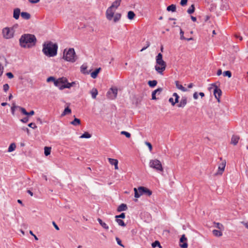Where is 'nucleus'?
Returning a JSON list of instances; mask_svg holds the SVG:
<instances>
[{
  "label": "nucleus",
  "instance_id": "obj_28",
  "mask_svg": "<svg viewBox=\"0 0 248 248\" xmlns=\"http://www.w3.org/2000/svg\"><path fill=\"white\" fill-rule=\"evenodd\" d=\"M71 124L75 126L79 125L80 124V120L78 118H75L74 120L71 122Z\"/></svg>",
  "mask_w": 248,
  "mask_h": 248
},
{
  "label": "nucleus",
  "instance_id": "obj_9",
  "mask_svg": "<svg viewBox=\"0 0 248 248\" xmlns=\"http://www.w3.org/2000/svg\"><path fill=\"white\" fill-rule=\"evenodd\" d=\"M2 34L4 38L11 39L14 37V30L13 28H5L2 30Z\"/></svg>",
  "mask_w": 248,
  "mask_h": 248
},
{
  "label": "nucleus",
  "instance_id": "obj_8",
  "mask_svg": "<svg viewBox=\"0 0 248 248\" xmlns=\"http://www.w3.org/2000/svg\"><path fill=\"white\" fill-rule=\"evenodd\" d=\"M149 166L155 169L158 172L163 171V168L161 162L158 159H152L149 162Z\"/></svg>",
  "mask_w": 248,
  "mask_h": 248
},
{
  "label": "nucleus",
  "instance_id": "obj_45",
  "mask_svg": "<svg viewBox=\"0 0 248 248\" xmlns=\"http://www.w3.org/2000/svg\"><path fill=\"white\" fill-rule=\"evenodd\" d=\"M180 39L181 40H185V39H186V38L184 36V32L181 29L180 30Z\"/></svg>",
  "mask_w": 248,
  "mask_h": 248
},
{
  "label": "nucleus",
  "instance_id": "obj_34",
  "mask_svg": "<svg viewBox=\"0 0 248 248\" xmlns=\"http://www.w3.org/2000/svg\"><path fill=\"white\" fill-rule=\"evenodd\" d=\"M16 145L15 143H11L8 147V152H11L15 150Z\"/></svg>",
  "mask_w": 248,
  "mask_h": 248
},
{
  "label": "nucleus",
  "instance_id": "obj_43",
  "mask_svg": "<svg viewBox=\"0 0 248 248\" xmlns=\"http://www.w3.org/2000/svg\"><path fill=\"white\" fill-rule=\"evenodd\" d=\"M223 76L224 77H228V78H231L232 76V73L230 71H224L223 73Z\"/></svg>",
  "mask_w": 248,
  "mask_h": 248
},
{
  "label": "nucleus",
  "instance_id": "obj_23",
  "mask_svg": "<svg viewBox=\"0 0 248 248\" xmlns=\"http://www.w3.org/2000/svg\"><path fill=\"white\" fill-rule=\"evenodd\" d=\"M100 70H101V68H98L96 69L91 74V77L93 78H95L97 77Z\"/></svg>",
  "mask_w": 248,
  "mask_h": 248
},
{
  "label": "nucleus",
  "instance_id": "obj_37",
  "mask_svg": "<svg viewBox=\"0 0 248 248\" xmlns=\"http://www.w3.org/2000/svg\"><path fill=\"white\" fill-rule=\"evenodd\" d=\"M152 246L153 248H155L156 247H158L159 248H162L161 246L160 245V244L159 241H155L154 243L152 244Z\"/></svg>",
  "mask_w": 248,
  "mask_h": 248
},
{
  "label": "nucleus",
  "instance_id": "obj_32",
  "mask_svg": "<svg viewBox=\"0 0 248 248\" xmlns=\"http://www.w3.org/2000/svg\"><path fill=\"white\" fill-rule=\"evenodd\" d=\"M167 10L168 11H172V12H175L176 10V6L174 4H171L169 6L167 7Z\"/></svg>",
  "mask_w": 248,
  "mask_h": 248
},
{
  "label": "nucleus",
  "instance_id": "obj_55",
  "mask_svg": "<svg viewBox=\"0 0 248 248\" xmlns=\"http://www.w3.org/2000/svg\"><path fill=\"white\" fill-rule=\"evenodd\" d=\"M29 120V119L27 117H26V118H24L23 119H22L20 121L22 122V123H26L28 122Z\"/></svg>",
  "mask_w": 248,
  "mask_h": 248
},
{
  "label": "nucleus",
  "instance_id": "obj_60",
  "mask_svg": "<svg viewBox=\"0 0 248 248\" xmlns=\"http://www.w3.org/2000/svg\"><path fill=\"white\" fill-rule=\"evenodd\" d=\"M217 76H220L222 74V70L221 69H218L217 71Z\"/></svg>",
  "mask_w": 248,
  "mask_h": 248
},
{
  "label": "nucleus",
  "instance_id": "obj_39",
  "mask_svg": "<svg viewBox=\"0 0 248 248\" xmlns=\"http://www.w3.org/2000/svg\"><path fill=\"white\" fill-rule=\"evenodd\" d=\"M195 11V7L193 4L191 5V6L189 8V9L187 10V13L189 14H191L193 13H194Z\"/></svg>",
  "mask_w": 248,
  "mask_h": 248
},
{
  "label": "nucleus",
  "instance_id": "obj_10",
  "mask_svg": "<svg viewBox=\"0 0 248 248\" xmlns=\"http://www.w3.org/2000/svg\"><path fill=\"white\" fill-rule=\"evenodd\" d=\"M222 162L219 164L218 167V170L217 174L221 175L224 171L226 165V161L225 160H222V158H220Z\"/></svg>",
  "mask_w": 248,
  "mask_h": 248
},
{
  "label": "nucleus",
  "instance_id": "obj_38",
  "mask_svg": "<svg viewBox=\"0 0 248 248\" xmlns=\"http://www.w3.org/2000/svg\"><path fill=\"white\" fill-rule=\"evenodd\" d=\"M116 222L118 223V224L121 226L124 227L125 226V224L124 222V221L122 219L116 218Z\"/></svg>",
  "mask_w": 248,
  "mask_h": 248
},
{
  "label": "nucleus",
  "instance_id": "obj_25",
  "mask_svg": "<svg viewBox=\"0 0 248 248\" xmlns=\"http://www.w3.org/2000/svg\"><path fill=\"white\" fill-rule=\"evenodd\" d=\"M127 209V206L125 204L122 203L121 204L117 209V211L118 212H121L123 211H125Z\"/></svg>",
  "mask_w": 248,
  "mask_h": 248
},
{
  "label": "nucleus",
  "instance_id": "obj_36",
  "mask_svg": "<svg viewBox=\"0 0 248 248\" xmlns=\"http://www.w3.org/2000/svg\"><path fill=\"white\" fill-rule=\"evenodd\" d=\"M148 84L150 87H154L156 85L157 81L155 80H150L148 81Z\"/></svg>",
  "mask_w": 248,
  "mask_h": 248
},
{
  "label": "nucleus",
  "instance_id": "obj_54",
  "mask_svg": "<svg viewBox=\"0 0 248 248\" xmlns=\"http://www.w3.org/2000/svg\"><path fill=\"white\" fill-rule=\"evenodd\" d=\"M9 88V86L7 84H5L3 85V90L6 92Z\"/></svg>",
  "mask_w": 248,
  "mask_h": 248
},
{
  "label": "nucleus",
  "instance_id": "obj_40",
  "mask_svg": "<svg viewBox=\"0 0 248 248\" xmlns=\"http://www.w3.org/2000/svg\"><path fill=\"white\" fill-rule=\"evenodd\" d=\"M87 68V66L82 65L80 67V71L82 73L88 74V73L86 71Z\"/></svg>",
  "mask_w": 248,
  "mask_h": 248
},
{
  "label": "nucleus",
  "instance_id": "obj_15",
  "mask_svg": "<svg viewBox=\"0 0 248 248\" xmlns=\"http://www.w3.org/2000/svg\"><path fill=\"white\" fill-rule=\"evenodd\" d=\"M222 92L220 89L217 88V87L214 89V94L215 97L217 99L218 101L219 102V98L221 95Z\"/></svg>",
  "mask_w": 248,
  "mask_h": 248
},
{
  "label": "nucleus",
  "instance_id": "obj_63",
  "mask_svg": "<svg viewBox=\"0 0 248 248\" xmlns=\"http://www.w3.org/2000/svg\"><path fill=\"white\" fill-rule=\"evenodd\" d=\"M242 224H243L244 225V226L248 229V222H241Z\"/></svg>",
  "mask_w": 248,
  "mask_h": 248
},
{
  "label": "nucleus",
  "instance_id": "obj_7",
  "mask_svg": "<svg viewBox=\"0 0 248 248\" xmlns=\"http://www.w3.org/2000/svg\"><path fill=\"white\" fill-rule=\"evenodd\" d=\"M135 192V197L138 198L141 195L143 194H145L148 196H150L152 195V192L148 188L143 187V186H140L138 189L136 188H134V189Z\"/></svg>",
  "mask_w": 248,
  "mask_h": 248
},
{
  "label": "nucleus",
  "instance_id": "obj_31",
  "mask_svg": "<svg viewBox=\"0 0 248 248\" xmlns=\"http://www.w3.org/2000/svg\"><path fill=\"white\" fill-rule=\"evenodd\" d=\"M71 112V110L70 108H69L68 107H67V108H66L63 112L62 113V116H63L65 115H67V114H70Z\"/></svg>",
  "mask_w": 248,
  "mask_h": 248
},
{
  "label": "nucleus",
  "instance_id": "obj_3",
  "mask_svg": "<svg viewBox=\"0 0 248 248\" xmlns=\"http://www.w3.org/2000/svg\"><path fill=\"white\" fill-rule=\"evenodd\" d=\"M155 61V70L158 73L162 75L163 72L166 69L167 64L166 62L163 60V56L161 53H158L156 56Z\"/></svg>",
  "mask_w": 248,
  "mask_h": 248
},
{
  "label": "nucleus",
  "instance_id": "obj_57",
  "mask_svg": "<svg viewBox=\"0 0 248 248\" xmlns=\"http://www.w3.org/2000/svg\"><path fill=\"white\" fill-rule=\"evenodd\" d=\"M29 1L31 3H37L40 1V0H29Z\"/></svg>",
  "mask_w": 248,
  "mask_h": 248
},
{
  "label": "nucleus",
  "instance_id": "obj_20",
  "mask_svg": "<svg viewBox=\"0 0 248 248\" xmlns=\"http://www.w3.org/2000/svg\"><path fill=\"white\" fill-rule=\"evenodd\" d=\"M20 13V10L19 8H16L14 10L13 17L16 19H18L19 17Z\"/></svg>",
  "mask_w": 248,
  "mask_h": 248
},
{
  "label": "nucleus",
  "instance_id": "obj_61",
  "mask_svg": "<svg viewBox=\"0 0 248 248\" xmlns=\"http://www.w3.org/2000/svg\"><path fill=\"white\" fill-rule=\"evenodd\" d=\"M235 37L237 38H238L240 41H242L243 39V38L242 36L239 35H235Z\"/></svg>",
  "mask_w": 248,
  "mask_h": 248
},
{
  "label": "nucleus",
  "instance_id": "obj_2",
  "mask_svg": "<svg viewBox=\"0 0 248 248\" xmlns=\"http://www.w3.org/2000/svg\"><path fill=\"white\" fill-rule=\"evenodd\" d=\"M58 46L56 44L49 42L43 45V52L44 54L49 57H54L57 55Z\"/></svg>",
  "mask_w": 248,
  "mask_h": 248
},
{
  "label": "nucleus",
  "instance_id": "obj_30",
  "mask_svg": "<svg viewBox=\"0 0 248 248\" xmlns=\"http://www.w3.org/2000/svg\"><path fill=\"white\" fill-rule=\"evenodd\" d=\"M212 232L213 234L216 236L219 237L222 235V233L220 231L214 230Z\"/></svg>",
  "mask_w": 248,
  "mask_h": 248
},
{
  "label": "nucleus",
  "instance_id": "obj_11",
  "mask_svg": "<svg viewBox=\"0 0 248 248\" xmlns=\"http://www.w3.org/2000/svg\"><path fill=\"white\" fill-rule=\"evenodd\" d=\"M117 92L118 90L117 88H111L107 93V95L109 98L113 99L116 97Z\"/></svg>",
  "mask_w": 248,
  "mask_h": 248
},
{
  "label": "nucleus",
  "instance_id": "obj_59",
  "mask_svg": "<svg viewBox=\"0 0 248 248\" xmlns=\"http://www.w3.org/2000/svg\"><path fill=\"white\" fill-rule=\"evenodd\" d=\"M30 234H31V235H32L33 236H34V238H35V239L36 240H37L38 239V238H37V237L35 235H34V234L33 233V232H32L31 231H30Z\"/></svg>",
  "mask_w": 248,
  "mask_h": 248
},
{
  "label": "nucleus",
  "instance_id": "obj_24",
  "mask_svg": "<svg viewBox=\"0 0 248 248\" xmlns=\"http://www.w3.org/2000/svg\"><path fill=\"white\" fill-rule=\"evenodd\" d=\"M21 17L25 19H29L31 18V15L27 12H22L21 13Z\"/></svg>",
  "mask_w": 248,
  "mask_h": 248
},
{
  "label": "nucleus",
  "instance_id": "obj_46",
  "mask_svg": "<svg viewBox=\"0 0 248 248\" xmlns=\"http://www.w3.org/2000/svg\"><path fill=\"white\" fill-rule=\"evenodd\" d=\"M145 144L148 146L150 152L152 151L153 147L152 144L149 142H145Z\"/></svg>",
  "mask_w": 248,
  "mask_h": 248
},
{
  "label": "nucleus",
  "instance_id": "obj_33",
  "mask_svg": "<svg viewBox=\"0 0 248 248\" xmlns=\"http://www.w3.org/2000/svg\"><path fill=\"white\" fill-rule=\"evenodd\" d=\"M51 149V147H45L44 153H45V155L47 156L50 154Z\"/></svg>",
  "mask_w": 248,
  "mask_h": 248
},
{
  "label": "nucleus",
  "instance_id": "obj_27",
  "mask_svg": "<svg viewBox=\"0 0 248 248\" xmlns=\"http://www.w3.org/2000/svg\"><path fill=\"white\" fill-rule=\"evenodd\" d=\"M97 220L102 227L106 230L108 229V226L107 225V224L106 223L103 222L100 218H98Z\"/></svg>",
  "mask_w": 248,
  "mask_h": 248
},
{
  "label": "nucleus",
  "instance_id": "obj_6",
  "mask_svg": "<svg viewBox=\"0 0 248 248\" xmlns=\"http://www.w3.org/2000/svg\"><path fill=\"white\" fill-rule=\"evenodd\" d=\"M63 58L66 61L71 62H74L77 59V56L76 54L74 48H69L67 51L64 50L63 52Z\"/></svg>",
  "mask_w": 248,
  "mask_h": 248
},
{
  "label": "nucleus",
  "instance_id": "obj_21",
  "mask_svg": "<svg viewBox=\"0 0 248 248\" xmlns=\"http://www.w3.org/2000/svg\"><path fill=\"white\" fill-rule=\"evenodd\" d=\"M162 91V89L161 88H159L156 90H155L154 91L152 92V99L153 100L156 99L155 93L159 94Z\"/></svg>",
  "mask_w": 248,
  "mask_h": 248
},
{
  "label": "nucleus",
  "instance_id": "obj_5",
  "mask_svg": "<svg viewBox=\"0 0 248 248\" xmlns=\"http://www.w3.org/2000/svg\"><path fill=\"white\" fill-rule=\"evenodd\" d=\"M115 10L109 7L106 10V18L109 21H110L113 18L114 22L116 23L120 20L121 17V14L120 13H116L114 14Z\"/></svg>",
  "mask_w": 248,
  "mask_h": 248
},
{
  "label": "nucleus",
  "instance_id": "obj_22",
  "mask_svg": "<svg viewBox=\"0 0 248 248\" xmlns=\"http://www.w3.org/2000/svg\"><path fill=\"white\" fill-rule=\"evenodd\" d=\"M175 85H176V87L178 89L181 90L182 91L184 92L187 91V89L186 88H185V87H184L182 85L179 84V82L178 81H175Z\"/></svg>",
  "mask_w": 248,
  "mask_h": 248
},
{
  "label": "nucleus",
  "instance_id": "obj_17",
  "mask_svg": "<svg viewBox=\"0 0 248 248\" xmlns=\"http://www.w3.org/2000/svg\"><path fill=\"white\" fill-rule=\"evenodd\" d=\"M108 160L109 163L111 165L114 166L115 170L118 169V161L117 159L109 158H108Z\"/></svg>",
  "mask_w": 248,
  "mask_h": 248
},
{
  "label": "nucleus",
  "instance_id": "obj_64",
  "mask_svg": "<svg viewBox=\"0 0 248 248\" xmlns=\"http://www.w3.org/2000/svg\"><path fill=\"white\" fill-rule=\"evenodd\" d=\"M191 18L192 20L194 22H195L197 20L196 17H194L193 16H191Z\"/></svg>",
  "mask_w": 248,
  "mask_h": 248
},
{
  "label": "nucleus",
  "instance_id": "obj_52",
  "mask_svg": "<svg viewBox=\"0 0 248 248\" xmlns=\"http://www.w3.org/2000/svg\"><path fill=\"white\" fill-rule=\"evenodd\" d=\"M6 75L8 77V78L10 79L13 78L14 77L13 74L11 72L6 73Z\"/></svg>",
  "mask_w": 248,
  "mask_h": 248
},
{
  "label": "nucleus",
  "instance_id": "obj_58",
  "mask_svg": "<svg viewBox=\"0 0 248 248\" xmlns=\"http://www.w3.org/2000/svg\"><path fill=\"white\" fill-rule=\"evenodd\" d=\"M193 98L195 99H197L198 98V93L197 92H195V93H194V94H193Z\"/></svg>",
  "mask_w": 248,
  "mask_h": 248
},
{
  "label": "nucleus",
  "instance_id": "obj_41",
  "mask_svg": "<svg viewBox=\"0 0 248 248\" xmlns=\"http://www.w3.org/2000/svg\"><path fill=\"white\" fill-rule=\"evenodd\" d=\"M121 134L124 135L127 138H130L131 137V134L130 133L125 131H121Z\"/></svg>",
  "mask_w": 248,
  "mask_h": 248
},
{
  "label": "nucleus",
  "instance_id": "obj_56",
  "mask_svg": "<svg viewBox=\"0 0 248 248\" xmlns=\"http://www.w3.org/2000/svg\"><path fill=\"white\" fill-rule=\"evenodd\" d=\"M52 224L54 226V228L58 231L60 230L59 227L58 225L56 224V223L54 221L52 222Z\"/></svg>",
  "mask_w": 248,
  "mask_h": 248
},
{
  "label": "nucleus",
  "instance_id": "obj_53",
  "mask_svg": "<svg viewBox=\"0 0 248 248\" xmlns=\"http://www.w3.org/2000/svg\"><path fill=\"white\" fill-rule=\"evenodd\" d=\"M188 0H181L180 4L182 6H184L186 4Z\"/></svg>",
  "mask_w": 248,
  "mask_h": 248
},
{
  "label": "nucleus",
  "instance_id": "obj_29",
  "mask_svg": "<svg viewBox=\"0 0 248 248\" xmlns=\"http://www.w3.org/2000/svg\"><path fill=\"white\" fill-rule=\"evenodd\" d=\"M135 16V14L133 11H130L128 12L127 17L129 19L132 20V19H134Z\"/></svg>",
  "mask_w": 248,
  "mask_h": 248
},
{
  "label": "nucleus",
  "instance_id": "obj_14",
  "mask_svg": "<svg viewBox=\"0 0 248 248\" xmlns=\"http://www.w3.org/2000/svg\"><path fill=\"white\" fill-rule=\"evenodd\" d=\"M173 96L175 97V101H173V98H170L169 101L172 106H174L176 103H178L179 96L177 93H174L173 94Z\"/></svg>",
  "mask_w": 248,
  "mask_h": 248
},
{
  "label": "nucleus",
  "instance_id": "obj_4",
  "mask_svg": "<svg viewBox=\"0 0 248 248\" xmlns=\"http://www.w3.org/2000/svg\"><path fill=\"white\" fill-rule=\"evenodd\" d=\"M75 84V82H68L67 79L64 77L59 78L55 81V86L58 87L61 90L65 88L70 89Z\"/></svg>",
  "mask_w": 248,
  "mask_h": 248
},
{
  "label": "nucleus",
  "instance_id": "obj_35",
  "mask_svg": "<svg viewBox=\"0 0 248 248\" xmlns=\"http://www.w3.org/2000/svg\"><path fill=\"white\" fill-rule=\"evenodd\" d=\"M91 137V135L89 134L87 132H85L80 137V138L83 139V138H90Z\"/></svg>",
  "mask_w": 248,
  "mask_h": 248
},
{
  "label": "nucleus",
  "instance_id": "obj_1",
  "mask_svg": "<svg viewBox=\"0 0 248 248\" xmlns=\"http://www.w3.org/2000/svg\"><path fill=\"white\" fill-rule=\"evenodd\" d=\"M36 41L35 35L29 33L22 35L19 40L20 46L24 48H30L34 46Z\"/></svg>",
  "mask_w": 248,
  "mask_h": 248
},
{
  "label": "nucleus",
  "instance_id": "obj_62",
  "mask_svg": "<svg viewBox=\"0 0 248 248\" xmlns=\"http://www.w3.org/2000/svg\"><path fill=\"white\" fill-rule=\"evenodd\" d=\"M34 114V111L33 110H31L30 112H28V115H33Z\"/></svg>",
  "mask_w": 248,
  "mask_h": 248
},
{
  "label": "nucleus",
  "instance_id": "obj_44",
  "mask_svg": "<svg viewBox=\"0 0 248 248\" xmlns=\"http://www.w3.org/2000/svg\"><path fill=\"white\" fill-rule=\"evenodd\" d=\"M56 79L53 77H49L46 79V81L47 82L53 81L54 82V84H55V81H56Z\"/></svg>",
  "mask_w": 248,
  "mask_h": 248
},
{
  "label": "nucleus",
  "instance_id": "obj_19",
  "mask_svg": "<svg viewBox=\"0 0 248 248\" xmlns=\"http://www.w3.org/2000/svg\"><path fill=\"white\" fill-rule=\"evenodd\" d=\"M240 139L239 136L233 135L231 139V143L234 145H236Z\"/></svg>",
  "mask_w": 248,
  "mask_h": 248
},
{
  "label": "nucleus",
  "instance_id": "obj_51",
  "mask_svg": "<svg viewBox=\"0 0 248 248\" xmlns=\"http://www.w3.org/2000/svg\"><path fill=\"white\" fill-rule=\"evenodd\" d=\"M28 126L32 128H36L37 127L36 124L34 123H31L28 124Z\"/></svg>",
  "mask_w": 248,
  "mask_h": 248
},
{
  "label": "nucleus",
  "instance_id": "obj_48",
  "mask_svg": "<svg viewBox=\"0 0 248 248\" xmlns=\"http://www.w3.org/2000/svg\"><path fill=\"white\" fill-rule=\"evenodd\" d=\"M20 109L21 110V112L24 115H28V112L26 110V109L24 108H20Z\"/></svg>",
  "mask_w": 248,
  "mask_h": 248
},
{
  "label": "nucleus",
  "instance_id": "obj_47",
  "mask_svg": "<svg viewBox=\"0 0 248 248\" xmlns=\"http://www.w3.org/2000/svg\"><path fill=\"white\" fill-rule=\"evenodd\" d=\"M125 214L124 213L121 214L120 215L116 216V217H115L116 218H125Z\"/></svg>",
  "mask_w": 248,
  "mask_h": 248
},
{
  "label": "nucleus",
  "instance_id": "obj_42",
  "mask_svg": "<svg viewBox=\"0 0 248 248\" xmlns=\"http://www.w3.org/2000/svg\"><path fill=\"white\" fill-rule=\"evenodd\" d=\"M215 225H216V227L217 228V229H218L219 230H223L224 229V226L223 225L220 223H215Z\"/></svg>",
  "mask_w": 248,
  "mask_h": 248
},
{
  "label": "nucleus",
  "instance_id": "obj_26",
  "mask_svg": "<svg viewBox=\"0 0 248 248\" xmlns=\"http://www.w3.org/2000/svg\"><path fill=\"white\" fill-rule=\"evenodd\" d=\"M91 94L92 95V97L93 98L95 99L97 95L98 94V91L96 88H93L91 91Z\"/></svg>",
  "mask_w": 248,
  "mask_h": 248
},
{
  "label": "nucleus",
  "instance_id": "obj_50",
  "mask_svg": "<svg viewBox=\"0 0 248 248\" xmlns=\"http://www.w3.org/2000/svg\"><path fill=\"white\" fill-rule=\"evenodd\" d=\"M116 240L119 245L123 247H124V245L122 244L121 240L118 237H116Z\"/></svg>",
  "mask_w": 248,
  "mask_h": 248
},
{
  "label": "nucleus",
  "instance_id": "obj_49",
  "mask_svg": "<svg viewBox=\"0 0 248 248\" xmlns=\"http://www.w3.org/2000/svg\"><path fill=\"white\" fill-rule=\"evenodd\" d=\"M146 46L143 47L141 50L140 51H143V50H145L146 48H147L150 46V43L148 41L146 42Z\"/></svg>",
  "mask_w": 248,
  "mask_h": 248
},
{
  "label": "nucleus",
  "instance_id": "obj_18",
  "mask_svg": "<svg viewBox=\"0 0 248 248\" xmlns=\"http://www.w3.org/2000/svg\"><path fill=\"white\" fill-rule=\"evenodd\" d=\"M121 2V0H116L112 3L110 7L116 10L120 6Z\"/></svg>",
  "mask_w": 248,
  "mask_h": 248
},
{
  "label": "nucleus",
  "instance_id": "obj_12",
  "mask_svg": "<svg viewBox=\"0 0 248 248\" xmlns=\"http://www.w3.org/2000/svg\"><path fill=\"white\" fill-rule=\"evenodd\" d=\"M7 61L6 58L4 56H0V77L3 72V66L6 65Z\"/></svg>",
  "mask_w": 248,
  "mask_h": 248
},
{
  "label": "nucleus",
  "instance_id": "obj_16",
  "mask_svg": "<svg viewBox=\"0 0 248 248\" xmlns=\"http://www.w3.org/2000/svg\"><path fill=\"white\" fill-rule=\"evenodd\" d=\"M187 104V98L186 97H183L177 106L179 108H184Z\"/></svg>",
  "mask_w": 248,
  "mask_h": 248
},
{
  "label": "nucleus",
  "instance_id": "obj_13",
  "mask_svg": "<svg viewBox=\"0 0 248 248\" xmlns=\"http://www.w3.org/2000/svg\"><path fill=\"white\" fill-rule=\"evenodd\" d=\"M186 241L187 238H186L185 235H182L180 239V247L181 248H187L188 247V245Z\"/></svg>",
  "mask_w": 248,
  "mask_h": 248
}]
</instances>
